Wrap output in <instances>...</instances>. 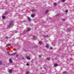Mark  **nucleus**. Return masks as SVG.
Wrapping results in <instances>:
<instances>
[{"mask_svg": "<svg viewBox=\"0 0 74 74\" xmlns=\"http://www.w3.org/2000/svg\"><path fill=\"white\" fill-rule=\"evenodd\" d=\"M14 21L12 20H11L9 24V26H12V24L14 23Z\"/></svg>", "mask_w": 74, "mask_h": 74, "instance_id": "1", "label": "nucleus"}, {"mask_svg": "<svg viewBox=\"0 0 74 74\" xmlns=\"http://www.w3.org/2000/svg\"><path fill=\"white\" fill-rule=\"evenodd\" d=\"M27 18L28 20H29L30 21H32V19L30 18L29 17H27Z\"/></svg>", "mask_w": 74, "mask_h": 74, "instance_id": "2", "label": "nucleus"}, {"mask_svg": "<svg viewBox=\"0 0 74 74\" xmlns=\"http://www.w3.org/2000/svg\"><path fill=\"white\" fill-rule=\"evenodd\" d=\"M8 72H9V73H11L12 72V70L11 69H10L9 70Z\"/></svg>", "mask_w": 74, "mask_h": 74, "instance_id": "3", "label": "nucleus"}, {"mask_svg": "<svg viewBox=\"0 0 74 74\" xmlns=\"http://www.w3.org/2000/svg\"><path fill=\"white\" fill-rule=\"evenodd\" d=\"M48 12H49V11L48 10H46V12H45L46 14H48Z\"/></svg>", "mask_w": 74, "mask_h": 74, "instance_id": "4", "label": "nucleus"}, {"mask_svg": "<svg viewBox=\"0 0 74 74\" xmlns=\"http://www.w3.org/2000/svg\"><path fill=\"white\" fill-rule=\"evenodd\" d=\"M35 16V15L34 14H32L31 16V17H32V18H34V16Z\"/></svg>", "mask_w": 74, "mask_h": 74, "instance_id": "5", "label": "nucleus"}, {"mask_svg": "<svg viewBox=\"0 0 74 74\" xmlns=\"http://www.w3.org/2000/svg\"><path fill=\"white\" fill-rule=\"evenodd\" d=\"M39 43L40 44H42V42L41 41H40Z\"/></svg>", "mask_w": 74, "mask_h": 74, "instance_id": "6", "label": "nucleus"}, {"mask_svg": "<svg viewBox=\"0 0 74 74\" xmlns=\"http://www.w3.org/2000/svg\"><path fill=\"white\" fill-rule=\"evenodd\" d=\"M16 53H12V55H16Z\"/></svg>", "mask_w": 74, "mask_h": 74, "instance_id": "7", "label": "nucleus"}, {"mask_svg": "<svg viewBox=\"0 0 74 74\" xmlns=\"http://www.w3.org/2000/svg\"><path fill=\"white\" fill-rule=\"evenodd\" d=\"M58 64H54V66L55 67H56V66H58Z\"/></svg>", "mask_w": 74, "mask_h": 74, "instance_id": "8", "label": "nucleus"}, {"mask_svg": "<svg viewBox=\"0 0 74 74\" xmlns=\"http://www.w3.org/2000/svg\"><path fill=\"white\" fill-rule=\"evenodd\" d=\"M27 31H30V28H28L27 29Z\"/></svg>", "mask_w": 74, "mask_h": 74, "instance_id": "9", "label": "nucleus"}, {"mask_svg": "<svg viewBox=\"0 0 74 74\" xmlns=\"http://www.w3.org/2000/svg\"><path fill=\"white\" fill-rule=\"evenodd\" d=\"M2 64H3V62L1 61H0V65H1Z\"/></svg>", "mask_w": 74, "mask_h": 74, "instance_id": "10", "label": "nucleus"}, {"mask_svg": "<svg viewBox=\"0 0 74 74\" xmlns=\"http://www.w3.org/2000/svg\"><path fill=\"white\" fill-rule=\"evenodd\" d=\"M27 59H28L29 60H30V59H31V58H30L29 57H27Z\"/></svg>", "mask_w": 74, "mask_h": 74, "instance_id": "11", "label": "nucleus"}, {"mask_svg": "<svg viewBox=\"0 0 74 74\" xmlns=\"http://www.w3.org/2000/svg\"><path fill=\"white\" fill-rule=\"evenodd\" d=\"M9 61L10 62V63H12V60H11V59H10Z\"/></svg>", "mask_w": 74, "mask_h": 74, "instance_id": "12", "label": "nucleus"}, {"mask_svg": "<svg viewBox=\"0 0 74 74\" xmlns=\"http://www.w3.org/2000/svg\"><path fill=\"white\" fill-rule=\"evenodd\" d=\"M53 4L54 5H57V3H54Z\"/></svg>", "mask_w": 74, "mask_h": 74, "instance_id": "13", "label": "nucleus"}, {"mask_svg": "<svg viewBox=\"0 0 74 74\" xmlns=\"http://www.w3.org/2000/svg\"><path fill=\"white\" fill-rule=\"evenodd\" d=\"M10 46H11V44H9L7 45V47H9Z\"/></svg>", "mask_w": 74, "mask_h": 74, "instance_id": "14", "label": "nucleus"}, {"mask_svg": "<svg viewBox=\"0 0 74 74\" xmlns=\"http://www.w3.org/2000/svg\"><path fill=\"white\" fill-rule=\"evenodd\" d=\"M46 48H49V45H47L46 46Z\"/></svg>", "mask_w": 74, "mask_h": 74, "instance_id": "15", "label": "nucleus"}, {"mask_svg": "<svg viewBox=\"0 0 74 74\" xmlns=\"http://www.w3.org/2000/svg\"><path fill=\"white\" fill-rule=\"evenodd\" d=\"M63 74H66L67 73V72H66V71H65L64 72H63Z\"/></svg>", "mask_w": 74, "mask_h": 74, "instance_id": "16", "label": "nucleus"}, {"mask_svg": "<svg viewBox=\"0 0 74 74\" xmlns=\"http://www.w3.org/2000/svg\"><path fill=\"white\" fill-rule=\"evenodd\" d=\"M3 19H5V16H3V17H2Z\"/></svg>", "mask_w": 74, "mask_h": 74, "instance_id": "17", "label": "nucleus"}, {"mask_svg": "<svg viewBox=\"0 0 74 74\" xmlns=\"http://www.w3.org/2000/svg\"><path fill=\"white\" fill-rule=\"evenodd\" d=\"M47 60H50V58H47Z\"/></svg>", "mask_w": 74, "mask_h": 74, "instance_id": "18", "label": "nucleus"}, {"mask_svg": "<svg viewBox=\"0 0 74 74\" xmlns=\"http://www.w3.org/2000/svg\"><path fill=\"white\" fill-rule=\"evenodd\" d=\"M26 74H29V71H27L26 72Z\"/></svg>", "mask_w": 74, "mask_h": 74, "instance_id": "19", "label": "nucleus"}, {"mask_svg": "<svg viewBox=\"0 0 74 74\" xmlns=\"http://www.w3.org/2000/svg\"><path fill=\"white\" fill-rule=\"evenodd\" d=\"M65 12L66 13L68 12V10H66L65 11Z\"/></svg>", "mask_w": 74, "mask_h": 74, "instance_id": "20", "label": "nucleus"}, {"mask_svg": "<svg viewBox=\"0 0 74 74\" xmlns=\"http://www.w3.org/2000/svg\"><path fill=\"white\" fill-rule=\"evenodd\" d=\"M8 55L9 56H10V55H12V54H10V53H8Z\"/></svg>", "mask_w": 74, "mask_h": 74, "instance_id": "21", "label": "nucleus"}, {"mask_svg": "<svg viewBox=\"0 0 74 74\" xmlns=\"http://www.w3.org/2000/svg\"><path fill=\"white\" fill-rule=\"evenodd\" d=\"M39 58H41V55H39Z\"/></svg>", "mask_w": 74, "mask_h": 74, "instance_id": "22", "label": "nucleus"}, {"mask_svg": "<svg viewBox=\"0 0 74 74\" xmlns=\"http://www.w3.org/2000/svg\"><path fill=\"white\" fill-rule=\"evenodd\" d=\"M18 54H17V55H16V57L17 58L18 57Z\"/></svg>", "mask_w": 74, "mask_h": 74, "instance_id": "23", "label": "nucleus"}, {"mask_svg": "<svg viewBox=\"0 0 74 74\" xmlns=\"http://www.w3.org/2000/svg\"><path fill=\"white\" fill-rule=\"evenodd\" d=\"M62 1L63 2H64V1H66V0H62Z\"/></svg>", "mask_w": 74, "mask_h": 74, "instance_id": "24", "label": "nucleus"}, {"mask_svg": "<svg viewBox=\"0 0 74 74\" xmlns=\"http://www.w3.org/2000/svg\"><path fill=\"white\" fill-rule=\"evenodd\" d=\"M6 39H8V37L7 36H6Z\"/></svg>", "mask_w": 74, "mask_h": 74, "instance_id": "25", "label": "nucleus"}, {"mask_svg": "<svg viewBox=\"0 0 74 74\" xmlns=\"http://www.w3.org/2000/svg\"><path fill=\"white\" fill-rule=\"evenodd\" d=\"M32 11H36V10H34V9H32Z\"/></svg>", "mask_w": 74, "mask_h": 74, "instance_id": "26", "label": "nucleus"}, {"mask_svg": "<svg viewBox=\"0 0 74 74\" xmlns=\"http://www.w3.org/2000/svg\"><path fill=\"white\" fill-rule=\"evenodd\" d=\"M66 21V20L64 19L62 20L63 21Z\"/></svg>", "mask_w": 74, "mask_h": 74, "instance_id": "27", "label": "nucleus"}, {"mask_svg": "<svg viewBox=\"0 0 74 74\" xmlns=\"http://www.w3.org/2000/svg\"><path fill=\"white\" fill-rule=\"evenodd\" d=\"M27 66H29V64H27Z\"/></svg>", "mask_w": 74, "mask_h": 74, "instance_id": "28", "label": "nucleus"}, {"mask_svg": "<svg viewBox=\"0 0 74 74\" xmlns=\"http://www.w3.org/2000/svg\"><path fill=\"white\" fill-rule=\"evenodd\" d=\"M50 49H53V48H52V47H50Z\"/></svg>", "mask_w": 74, "mask_h": 74, "instance_id": "29", "label": "nucleus"}, {"mask_svg": "<svg viewBox=\"0 0 74 74\" xmlns=\"http://www.w3.org/2000/svg\"><path fill=\"white\" fill-rule=\"evenodd\" d=\"M35 38H36V37H33L34 39Z\"/></svg>", "mask_w": 74, "mask_h": 74, "instance_id": "30", "label": "nucleus"}, {"mask_svg": "<svg viewBox=\"0 0 74 74\" xmlns=\"http://www.w3.org/2000/svg\"><path fill=\"white\" fill-rule=\"evenodd\" d=\"M44 69H46V68L45 67H44Z\"/></svg>", "mask_w": 74, "mask_h": 74, "instance_id": "31", "label": "nucleus"}]
</instances>
